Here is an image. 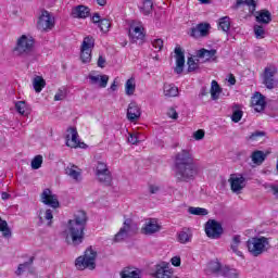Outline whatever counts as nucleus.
Segmentation results:
<instances>
[{
  "instance_id": "obj_1",
  "label": "nucleus",
  "mask_w": 278,
  "mask_h": 278,
  "mask_svg": "<svg viewBox=\"0 0 278 278\" xmlns=\"http://www.w3.org/2000/svg\"><path fill=\"white\" fill-rule=\"evenodd\" d=\"M175 168L177 181L188 184V181L194 180L199 175V164L194 162L192 150L184 149L176 154Z\"/></svg>"
},
{
  "instance_id": "obj_2",
  "label": "nucleus",
  "mask_w": 278,
  "mask_h": 278,
  "mask_svg": "<svg viewBox=\"0 0 278 278\" xmlns=\"http://www.w3.org/2000/svg\"><path fill=\"white\" fill-rule=\"evenodd\" d=\"M88 223V216L84 211H77L74 214V219H70L66 228V240H72V244L77 247L84 242V231Z\"/></svg>"
},
{
  "instance_id": "obj_3",
  "label": "nucleus",
  "mask_w": 278,
  "mask_h": 278,
  "mask_svg": "<svg viewBox=\"0 0 278 278\" xmlns=\"http://www.w3.org/2000/svg\"><path fill=\"white\" fill-rule=\"evenodd\" d=\"M36 40L34 37L29 35H22L16 41L13 53H15V55H24L27 58L28 62H36V60H38V54L34 50Z\"/></svg>"
},
{
  "instance_id": "obj_4",
  "label": "nucleus",
  "mask_w": 278,
  "mask_h": 278,
  "mask_svg": "<svg viewBox=\"0 0 278 278\" xmlns=\"http://www.w3.org/2000/svg\"><path fill=\"white\" fill-rule=\"evenodd\" d=\"M247 247L254 257H260L262 253H266L270 249V239L266 237H253L248 240Z\"/></svg>"
},
{
  "instance_id": "obj_5",
  "label": "nucleus",
  "mask_w": 278,
  "mask_h": 278,
  "mask_svg": "<svg viewBox=\"0 0 278 278\" xmlns=\"http://www.w3.org/2000/svg\"><path fill=\"white\" fill-rule=\"evenodd\" d=\"M97 251L92 250V247L88 248L85 251L84 256H79L76 258V268L78 270H86V268H89V270H94L97 268Z\"/></svg>"
},
{
  "instance_id": "obj_6",
  "label": "nucleus",
  "mask_w": 278,
  "mask_h": 278,
  "mask_svg": "<svg viewBox=\"0 0 278 278\" xmlns=\"http://www.w3.org/2000/svg\"><path fill=\"white\" fill-rule=\"evenodd\" d=\"M136 233H138V224L131 218H127L124 222V226L115 235V242H121V240H125V238H129V236H136Z\"/></svg>"
},
{
  "instance_id": "obj_7",
  "label": "nucleus",
  "mask_w": 278,
  "mask_h": 278,
  "mask_svg": "<svg viewBox=\"0 0 278 278\" xmlns=\"http://www.w3.org/2000/svg\"><path fill=\"white\" fill-rule=\"evenodd\" d=\"M53 27H55V17L49 11H42L37 22V28L40 31H47L48 29H53Z\"/></svg>"
},
{
  "instance_id": "obj_8",
  "label": "nucleus",
  "mask_w": 278,
  "mask_h": 278,
  "mask_svg": "<svg viewBox=\"0 0 278 278\" xmlns=\"http://www.w3.org/2000/svg\"><path fill=\"white\" fill-rule=\"evenodd\" d=\"M205 233L207 238L218 240V238L223 236V226L220 225V223L216 222V219H210L205 224Z\"/></svg>"
},
{
  "instance_id": "obj_9",
  "label": "nucleus",
  "mask_w": 278,
  "mask_h": 278,
  "mask_svg": "<svg viewBox=\"0 0 278 278\" xmlns=\"http://www.w3.org/2000/svg\"><path fill=\"white\" fill-rule=\"evenodd\" d=\"M66 147L71 149H84L86 143L79 141V135L77 134L76 128H68L66 135Z\"/></svg>"
},
{
  "instance_id": "obj_10",
  "label": "nucleus",
  "mask_w": 278,
  "mask_h": 278,
  "mask_svg": "<svg viewBox=\"0 0 278 278\" xmlns=\"http://www.w3.org/2000/svg\"><path fill=\"white\" fill-rule=\"evenodd\" d=\"M211 25L208 23H200L190 28L189 36L191 38H205L210 35Z\"/></svg>"
},
{
  "instance_id": "obj_11",
  "label": "nucleus",
  "mask_w": 278,
  "mask_h": 278,
  "mask_svg": "<svg viewBox=\"0 0 278 278\" xmlns=\"http://www.w3.org/2000/svg\"><path fill=\"white\" fill-rule=\"evenodd\" d=\"M41 203L45 205H49L50 207H53L56 210V207H60V201H58V195L53 194L51 192V189H45L40 195Z\"/></svg>"
},
{
  "instance_id": "obj_12",
  "label": "nucleus",
  "mask_w": 278,
  "mask_h": 278,
  "mask_svg": "<svg viewBox=\"0 0 278 278\" xmlns=\"http://www.w3.org/2000/svg\"><path fill=\"white\" fill-rule=\"evenodd\" d=\"M228 181L232 192H240L241 190H244V187L247 186V178H244L242 175L233 174Z\"/></svg>"
},
{
  "instance_id": "obj_13",
  "label": "nucleus",
  "mask_w": 278,
  "mask_h": 278,
  "mask_svg": "<svg viewBox=\"0 0 278 278\" xmlns=\"http://www.w3.org/2000/svg\"><path fill=\"white\" fill-rule=\"evenodd\" d=\"M197 53V58H200V60H202V62H216L217 58V53L218 51L216 49H211L207 50L205 48H202L198 51H195Z\"/></svg>"
},
{
  "instance_id": "obj_14",
  "label": "nucleus",
  "mask_w": 278,
  "mask_h": 278,
  "mask_svg": "<svg viewBox=\"0 0 278 278\" xmlns=\"http://www.w3.org/2000/svg\"><path fill=\"white\" fill-rule=\"evenodd\" d=\"M263 84L268 88L269 90H273V88H277V72L275 71H265L263 74Z\"/></svg>"
},
{
  "instance_id": "obj_15",
  "label": "nucleus",
  "mask_w": 278,
  "mask_h": 278,
  "mask_svg": "<svg viewBox=\"0 0 278 278\" xmlns=\"http://www.w3.org/2000/svg\"><path fill=\"white\" fill-rule=\"evenodd\" d=\"M162 229V226L157 224V219L150 218L148 222H146L144 226L141 228V233H144L146 236H151L152 233H157Z\"/></svg>"
},
{
  "instance_id": "obj_16",
  "label": "nucleus",
  "mask_w": 278,
  "mask_h": 278,
  "mask_svg": "<svg viewBox=\"0 0 278 278\" xmlns=\"http://www.w3.org/2000/svg\"><path fill=\"white\" fill-rule=\"evenodd\" d=\"M251 103L255 112H264V109L266 108V97L260 92H255L251 99Z\"/></svg>"
},
{
  "instance_id": "obj_17",
  "label": "nucleus",
  "mask_w": 278,
  "mask_h": 278,
  "mask_svg": "<svg viewBox=\"0 0 278 278\" xmlns=\"http://www.w3.org/2000/svg\"><path fill=\"white\" fill-rule=\"evenodd\" d=\"M176 66L178 71H184V66H186V51L181 46L177 45L174 49Z\"/></svg>"
},
{
  "instance_id": "obj_18",
  "label": "nucleus",
  "mask_w": 278,
  "mask_h": 278,
  "mask_svg": "<svg viewBox=\"0 0 278 278\" xmlns=\"http://www.w3.org/2000/svg\"><path fill=\"white\" fill-rule=\"evenodd\" d=\"M89 84L91 86H99V88H108V81H110V76L108 75H88Z\"/></svg>"
},
{
  "instance_id": "obj_19",
  "label": "nucleus",
  "mask_w": 278,
  "mask_h": 278,
  "mask_svg": "<svg viewBox=\"0 0 278 278\" xmlns=\"http://www.w3.org/2000/svg\"><path fill=\"white\" fill-rule=\"evenodd\" d=\"M141 111L140 106H138V103L130 102L127 109V118L130 121V123H136L138 118H140Z\"/></svg>"
},
{
  "instance_id": "obj_20",
  "label": "nucleus",
  "mask_w": 278,
  "mask_h": 278,
  "mask_svg": "<svg viewBox=\"0 0 278 278\" xmlns=\"http://www.w3.org/2000/svg\"><path fill=\"white\" fill-rule=\"evenodd\" d=\"M73 18H88L90 16V9L86 5H77L72 10Z\"/></svg>"
},
{
  "instance_id": "obj_21",
  "label": "nucleus",
  "mask_w": 278,
  "mask_h": 278,
  "mask_svg": "<svg viewBox=\"0 0 278 278\" xmlns=\"http://www.w3.org/2000/svg\"><path fill=\"white\" fill-rule=\"evenodd\" d=\"M152 277L154 278H172L173 271L168 269L166 266L156 265L155 273L152 274Z\"/></svg>"
},
{
  "instance_id": "obj_22",
  "label": "nucleus",
  "mask_w": 278,
  "mask_h": 278,
  "mask_svg": "<svg viewBox=\"0 0 278 278\" xmlns=\"http://www.w3.org/2000/svg\"><path fill=\"white\" fill-rule=\"evenodd\" d=\"M187 71H199L201 68V59L197 56V52L194 55L189 54L187 58Z\"/></svg>"
},
{
  "instance_id": "obj_23",
  "label": "nucleus",
  "mask_w": 278,
  "mask_h": 278,
  "mask_svg": "<svg viewBox=\"0 0 278 278\" xmlns=\"http://www.w3.org/2000/svg\"><path fill=\"white\" fill-rule=\"evenodd\" d=\"M129 38L131 42H138V40H144V33L142 31V27L135 26L129 29Z\"/></svg>"
},
{
  "instance_id": "obj_24",
  "label": "nucleus",
  "mask_w": 278,
  "mask_h": 278,
  "mask_svg": "<svg viewBox=\"0 0 278 278\" xmlns=\"http://www.w3.org/2000/svg\"><path fill=\"white\" fill-rule=\"evenodd\" d=\"M267 154L262 150H255L251 154V160L255 166H262L264 162L266 161Z\"/></svg>"
},
{
  "instance_id": "obj_25",
  "label": "nucleus",
  "mask_w": 278,
  "mask_h": 278,
  "mask_svg": "<svg viewBox=\"0 0 278 278\" xmlns=\"http://www.w3.org/2000/svg\"><path fill=\"white\" fill-rule=\"evenodd\" d=\"M240 244H242V237H240V235H235L230 242V249L232 253H235L239 257H242V252L240 251Z\"/></svg>"
},
{
  "instance_id": "obj_26",
  "label": "nucleus",
  "mask_w": 278,
  "mask_h": 278,
  "mask_svg": "<svg viewBox=\"0 0 278 278\" xmlns=\"http://www.w3.org/2000/svg\"><path fill=\"white\" fill-rule=\"evenodd\" d=\"M65 175H68L75 181H79V177H81V169L77 167V165H68L65 168Z\"/></svg>"
},
{
  "instance_id": "obj_27",
  "label": "nucleus",
  "mask_w": 278,
  "mask_h": 278,
  "mask_svg": "<svg viewBox=\"0 0 278 278\" xmlns=\"http://www.w3.org/2000/svg\"><path fill=\"white\" fill-rule=\"evenodd\" d=\"M47 86V80L42 76L35 75L33 78V87L35 92L39 94V92H42V89Z\"/></svg>"
},
{
  "instance_id": "obj_28",
  "label": "nucleus",
  "mask_w": 278,
  "mask_h": 278,
  "mask_svg": "<svg viewBox=\"0 0 278 278\" xmlns=\"http://www.w3.org/2000/svg\"><path fill=\"white\" fill-rule=\"evenodd\" d=\"M139 12L143 14V16H149L153 12V1L152 0H143L141 4H139Z\"/></svg>"
},
{
  "instance_id": "obj_29",
  "label": "nucleus",
  "mask_w": 278,
  "mask_h": 278,
  "mask_svg": "<svg viewBox=\"0 0 278 278\" xmlns=\"http://www.w3.org/2000/svg\"><path fill=\"white\" fill-rule=\"evenodd\" d=\"M257 23H262L263 25H268L270 21H273V15L268 10H262L256 15Z\"/></svg>"
},
{
  "instance_id": "obj_30",
  "label": "nucleus",
  "mask_w": 278,
  "mask_h": 278,
  "mask_svg": "<svg viewBox=\"0 0 278 278\" xmlns=\"http://www.w3.org/2000/svg\"><path fill=\"white\" fill-rule=\"evenodd\" d=\"M163 92L166 97H178L179 88L174 84H165L163 87Z\"/></svg>"
},
{
  "instance_id": "obj_31",
  "label": "nucleus",
  "mask_w": 278,
  "mask_h": 278,
  "mask_svg": "<svg viewBox=\"0 0 278 278\" xmlns=\"http://www.w3.org/2000/svg\"><path fill=\"white\" fill-rule=\"evenodd\" d=\"M192 240V231H190V228H184L179 233H178V242L180 244H186Z\"/></svg>"
},
{
  "instance_id": "obj_32",
  "label": "nucleus",
  "mask_w": 278,
  "mask_h": 278,
  "mask_svg": "<svg viewBox=\"0 0 278 278\" xmlns=\"http://www.w3.org/2000/svg\"><path fill=\"white\" fill-rule=\"evenodd\" d=\"M122 278H140V269L134 267H126L121 273Z\"/></svg>"
},
{
  "instance_id": "obj_33",
  "label": "nucleus",
  "mask_w": 278,
  "mask_h": 278,
  "mask_svg": "<svg viewBox=\"0 0 278 278\" xmlns=\"http://www.w3.org/2000/svg\"><path fill=\"white\" fill-rule=\"evenodd\" d=\"M92 49H94V37H85L80 47V51H92Z\"/></svg>"
},
{
  "instance_id": "obj_34",
  "label": "nucleus",
  "mask_w": 278,
  "mask_h": 278,
  "mask_svg": "<svg viewBox=\"0 0 278 278\" xmlns=\"http://www.w3.org/2000/svg\"><path fill=\"white\" fill-rule=\"evenodd\" d=\"M98 181L100 184H104V186H110L112 184V173L111 172H104L100 174H96Z\"/></svg>"
},
{
  "instance_id": "obj_35",
  "label": "nucleus",
  "mask_w": 278,
  "mask_h": 278,
  "mask_svg": "<svg viewBox=\"0 0 278 278\" xmlns=\"http://www.w3.org/2000/svg\"><path fill=\"white\" fill-rule=\"evenodd\" d=\"M220 275L225 278H238L239 277L238 269L229 268V267H223V269H220Z\"/></svg>"
},
{
  "instance_id": "obj_36",
  "label": "nucleus",
  "mask_w": 278,
  "mask_h": 278,
  "mask_svg": "<svg viewBox=\"0 0 278 278\" xmlns=\"http://www.w3.org/2000/svg\"><path fill=\"white\" fill-rule=\"evenodd\" d=\"M125 92L128 97H131L136 92V79L134 77L126 81Z\"/></svg>"
},
{
  "instance_id": "obj_37",
  "label": "nucleus",
  "mask_w": 278,
  "mask_h": 278,
  "mask_svg": "<svg viewBox=\"0 0 278 278\" xmlns=\"http://www.w3.org/2000/svg\"><path fill=\"white\" fill-rule=\"evenodd\" d=\"M220 85H218L216 80H213L211 86V97L213 101L218 100V98L220 97Z\"/></svg>"
},
{
  "instance_id": "obj_38",
  "label": "nucleus",
  "mask_w": 278,
  "mask_h": 278,
  "mask_svg": "<svg viewBox=\"0 0 278 278\" xmlns=\"http://www.w3.org/2000/svg\"><path fill=\"white\" fill-rule=\"evenodd\" d=\"M15 109L22 116H27V114H29V108L25 101H17L15 103Z\"/></svg>"
},
{
  "instance_id": "obj_39",
  "label": "nucleus",
  "mask_w": 278,
  "mask_h": 278,
  "mask_svg": "<svg viewBox=\"0 0 278 278\" xmlns=\"http://www.w3.org/2000/svg\"><path fill=\"white\" fill-rule=\"evenodd\" d=\"M240 5H248L251 14H253V12H255V8H257L255 0H237L236 8H240Z\"/></svg>"
},
{
  "instance_id": "obj_40",
  "label": "nucleus",
  "mask_w": 278,
  "mask_h": 278,
  "mask_svg": "<svg viewBox=\"0 0 278 278\" xmlns=\"http://www.w3.org/2000/svg\"><path fill=\"white\" fill-rule=\"evenodd\" d=\"M34 256L29 258L28 262H25L23 264H20L17 266V269L15 270V275L17 277H21V275H23V273H25V270H27V268H29V266H31V264H34Z\"/></svg>"
},
{
  "instance_id": "obj_41",
  "label": "nucleus",
  "mask_w": 278,
  "mask_h": 278,
  "mask_svg": "<svg viewBox=\"0 0 278 278\" xmlns=\"http://www.w3.org/2000/svg\"><path fill=\"white\" fill-rule=\"evenodd\" d=\"M264 136H266L265 131L256 130L252 132L249 137H247V140L248 142H260V140H262Z\"/></svg>"
},
{
  "instance_id": "obj_42",
  "label": "nucleus",
  "mask_w": 278,
  "mask_h": 278,
  "mask_svg": "<svg viewBox=\"0 0 278 278\" xmlns=\"http://www.w3.org/2000/svg\"><path fill=\"white\" fill-rule=\"evenodd\" d=\"M242 115H243V112L242 110H240V105L236 104L233 106V112L231 115L232 123H240V121H242Z\"/></svg>"
},
{
  "instance_id": "obj_43",
  "label": "nucleus",
  "mask_w": 278,
  "mask_h": 278,
  "mask_svg": "<svg viewBox=\"0 0 278 278\" xmlns=\"http://www.w3.org/2000/svg\"><path fill=\"white\" fill-rule=\"evenodd\" d=\"M0 231L2 232V236L4 238H10V236H12V230H10V227L8 226V222L1 219V217H0Z\"/></svg>"
},
{
  "instance_id": "obj_44",
  "label": "nucleus",
  "mask_w": 278,
  "mask_h": 278,
  "mask_svg": "<svg viewBox=\"0 0 278 278\" xmlns=\"http://www.w3.org/2000/svg\"><path fill=\"white\" fill-rule=\"evenodd\" d=\"M218 27L219 29H222V31H229L231 27V22L229 21V17L225 16L219 18Z\"/></svg>"
},
{
  "instance_id": "obj_45",
  "label": "nucleus",
  "mask_w": 278,
  "mask_h": 278,
  "mask_svg": "<svg viewBox=\"0 0 278 278\" xmlns=\"http://www.w3.org/2000/svg\"><path fill=\"white\" fill-rule=\"evenodd\" d=\"M98 27L103 34H108V31H110V27H112V23L108 18H102L100 24H98Z\"/></svg>"
},
{
  "instance_id": "obj_46",
  "label": "nucleus",
  "mask_w": 278,
  "mask_h": 278,
  "mask_svg": "<svg viewBox=\"0 0 278 278\" xmlns=\"http://www.w3.org/2000/svg\"><path fill=\"white\" fill-rule=\"evenodd\" d=\"M189 213H191L193 216H207L208 212L206 208L201 207H189Z\"/></svg>"
},
{
  "instance_id": "obj_47",
  "label": "nucleus",
  "mask_w": 278,
  "mask_h": 278,
  "mask_svg": "<svg viewBox=\"0 0 278 278\" xmlns=\"http://www.w3.org/2000/svg\"><path fill=\"white\" fill-rule=\"evenodd\" d=\"M80 60L84 64H88L92 60V50H80Z\"/></svg>"
},
{
  "instance_id": "obj_48",
  "label": "nucleus",
  "mask_w": 278,
  "mask_h": 278,
  "mask_svg": "<svg viewBox=\"0 0 278 278\" xmlns=\"http://www.w3.org/2000/svg\"><path fill=\"white\" fill-rule=\"evenodd\" d=\"M208 269L211 273H215L216 275H220V270H223V266L218 262H211L208 264Z\"/></svg>"
},
{
  "instance_id": "obj_49",
  "label": "nucleus",
  "mask_w": 278,
  "mask_h": 278,
  "mask_svg": "<svg viewBox=\"0 0 278 278\" xmlns=\"http://www.w3.org/2000/svg\"><path fill=\"white\" fill-rule=\"evenodd\" d=\"M40 220L41 223H43V220H48V226L51 227V220H53V212L51 210H47L43 213V217L42 214L40 215Z\"/></svg>"
},
{
  "instance_id": "obj_50",
  "label": "nucleus",
  "mask_w": 278,
  "mask_h": 278,
  "mask_svg": "<svg viewBox=\"0 0 278 278\" xmlns=\"http://www.w3.org/2000/svg\"><path fill=\"white\" fill-rule=\"evenodd\" d=\"M42 166V155H37L31 161V168L38 170Z\"/></svg>"
},
{
  "instance_id": "obj_51",
  "label": "nucleus",
  "mask_w": 278,
  "mask_h": 278,
  "mask_svg": "<svg viewBox=\"0 0 278 278\" xmlns=\"http://www.w3.org/2000/svg\"><path fill=\"white\" fill-rule=\"evenodd\" d=\"M108 172H110V169L108 168V164L103 162H98L96 166V175H99L101 173H108Z\"/></svg>"
},
{
  "instance_id": "obj_52",
  "label": "nucleus",
  "mask_w": 278,
  "mask_h": 278,
  "mask_svg": "<svg viewBox=\"0 0 278 278\" xmlns=\"http://www.w3.org/2000/svg\"><path fill=\"white\" fill-rule=\"evenodd\" d=\"M254 34H255L256 38H264V36H266V30H264V26L255 25Z\"/></svg>"
},
{
  "instance_id": "obj_53",
  "label": "nucleus",
  "mask_w": 278,
  "mask_h": 278,
  "mask_svg": "<svg viewBox=\"0 0 278 278\" xmlns=\"http://www.w3.org/2000/svg\"><path fill=\"white\" fill-rule=\"evenodd\" d=\"M128 142L130 144H138V142H140V134L138 132L130 134L128 137Z\"/></svg>"
},
{
  "instance_id": "obj_54",
  "label": "nucleus",
  "mask_w": 278,
  "mask_h": 278,
  "mask_svg": "<svg viewBox=\"0 0 278 278\" xmlns=\"http://www.w3.org/2000/svg\"><path fill=\"white\" fill-rule=\"evenodd\" d=\"M66 99V89H59L54 96V101H64Z\"/></svg>"
},
{
  "instance_id": "obj_55",
  "label": "nucleus",
  "mask_w": 278,
  "mask_h": 278,
  "mask_svg": "<svg viewBox=\"0 0 278 278\" xmlns=\"http://www.w3.org/2000/svg\"><path fill=\"white\" fill-rule=\"evenodd\" d=\"M152 47H154V49H157V51H162L164 47V40L162 39L152 40Z\"/></svg>"
},
{
  "instance_id": "obj_56",
  "label": "nucleus",
  "mask_w": 278,
  "mask_h": 278,
  "mask_svg": "<svg viewBox=\"0 0 278 278\" xmlns=\"http://www.w3.org/2000/svg\"><path fill=\"white\" fill-rule=\"evenodd\" d=\"M194 140H203L205 138V130L199 129L195 132H193Z\"/></svg>"
},
{
  "instance_id": "obj_57",
  "label": "nucleus",
  "mask_w": 278,
  "mask_h": 278,
  "mask_svg": "<svg viewBox=\"0 0 278 278\" xmlns=\"http://www.w3.org/2000/svg\"><path fill=\"white\" fill-rule=\"evenodd\" d=\"M167 116H169V118H173L174 121H177V118L179 117V115L177 114V111L173 108H170L167 111Z\"/></svg>"
},
{
  "instance_id": "obj_58",
  "label": "nucleus",
  "mask_w": 278,
  "mask_h": 278,
  "mask_svg": "<svg viewBox=\"0 0 278 278\" xmlns=\"http://www.w3.org/2000/svg\"><path fill=\"white\" fill-rule=\"evenodd\" d=\"M170 262L173 266H181V257L179 256L172 257Z\"/></svg>"
},
{
  "instance_id": "obj_59",
  "label": "nucleus",
  "mask_w": 278,
  "mask_h": 278,
  "mask_svg": "<svg viewBox=\"0 0 278 278\" xmlns=\"http://www.w3.org/2000/svg\"><path fill=\"white\" fill-rule=\"evenodd\" d=\"M159 190H160V186L149 185L150 194H157Z\"/></svg>"
},
{
  "instance_id": "obj_60",
  "label": "nucleus",
  "mask_w": 278,
  "mask_h": 278,
  "mask_svg": "<svg viewBox=\"0 0 278 278\" xmlns=\"http://www.w3.org/2000/svg\"><path fill=\"white\" fill-rule=\"evenodd\" d=\"M98 66L99 68H105V58H103L102 55H100L98 59Z\"/></svg>"
},
{
  "instance_id": "obj_61",
  "label": "nucleus",
  "mask_w": 278,
  "mask_h": 278,
  "mask_svg": "<svg viewBox=\"0 0 278 278\" xmlns=\"http://www.w3.org/2000/svg\"><path fill=\"white\" fill-rule=\"evenodd\" d=\"M101 21V15H99V13H94L92 16V23L100 25Z\"/></svg>"
},
{
  "instance_id": "obj_62",
  "label": "nucleus",
  "mask_w": 278,
  "mask_h": 278,
  "mask_svg": "<svg viewBox=\"0 0 278 278\" xmlns=\"http://www.w3.org/2000/svg\"><path fill=\"white\" fill-rule=\"evenodd\" d=\"M270 191L274 194V197H276V199H278V186L277 185H273L270 187Z\"/></svg>"
},
{
  "instance_id": "obj_63",
  "label": "nucleus",
  "mask_w": 278,
  "mask_h": 278,
  "mask_svg": "<svg viewBox=\"0 0 278 278\" xmlns=\"http://www.w3.org/2000/svg\"><path fill=\"white\" fill-rule=\"evenodd\" d=\"M228 83L230 84V86H236V76H233V74H229Z\"/></svg>"
},
{
  "instance_id": "obj_64",
  "label": "nucleus",
  "mask_w": 278,
  "mask_h": 278,
  "mask_svg": "<svg viewBox=\"0 0 278 278\" xmlns=\"http://www.w3.org/2000/svg\"><path fill=\"white\" fill-rule=\"evenodd\" d=\"M1 198H2L3 201H8V199H10V193L2 192Z\"/></svg>"
}]
</instances>
